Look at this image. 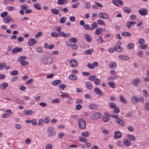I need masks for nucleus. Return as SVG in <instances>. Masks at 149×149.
<instances>
[{"label":"nucleus","mask_w":149,"mask_h":149,"mask_svg":"<svg viewBox=\"0 0 149 149\" xmlns=\"http://www.w3.org/2000/svg\"><path fill=\"white\" fill-rule=\"evenodd\" d=\"M99 15L100 18L104 19H107L109 17L108 15L104 13H100Z\"/></svg>","instance_id":"0eeeda50"},{"label":"nucleus","mask_w":149,"mask_h":149,"mask_svg":"<svg viewBox=\"0 0 149 149\" xmlns=\"http://www.w3.org/2000/svg\"><path fill=\"white\" fill-rule=\"evenodd\" d=\"M78 123L79 127L80 129H84L86 127V122L84 119H79L78 121Z\"/></svg>","instance_id":"f257e3e1"},{"label":"nucleus","mask_w":149,"mask_h":149,"mask_svg":"<svg viewBox=\"0 0 149 149\" xmlns=\"http://www.w3.org/2000/svg\"><path fill=\"white\" fill-rule=\"evenodd\" d=\"M134 45L132 43H129L127 45V48L128 49H131L134 47Z\"/></svg>","instance_id":"bb28decb"},{"label":"nucleus","mask_w":149,"mask_h":149,"mask_svg":"<svg viewBox=\"0 0 149 149\" xmlns=\"http://www.w3.org/2000/svg\"><path fill=\"white\" fill-rule=\"evenodd\" d=\"M94 91L95 93L97 95L100 96H102L103 93L102 91L98 87H96L94 89Z\"/></svg>","instance_id":"1a4fd4ad"},{"label":"nucleus","mask_w":149,"mask_h":149,"mask_svg":"<svg viewBox=\"0 0 149 149\" xmlns=\"http://www.w3.org/2000/svg\"><path fill=\"white\" fill-rule=\"evenodd\" d=\"M34 6L38 10H40L41 9L40 6L38 3H35L34 4Z\"/></svg>","instance_id":"37998d69"},{"label":"nucleus","mask_w":149,"mask_h":149,"mask_svg":"<svg viewBox=\"0 0 149 149\" xmlns=\"http://www.w3.org/2000/svg\"><path fill=\"white\" fill-rule=\"evenodd\" d=\"M140 81V80L138 79H134L133 81L134 85L136 87L137 86Z\"/></svg>","instance_id":"412c9836"},{"label":"nucleus","mask_w":149,"mask_h":149,"mask_svg":"<svg viewBox=\"0 0 149 149\" xmlns=\"http://www.w3.org/2000/svg\"><path fill=\"white\" fill-rule=\"evenodd\" d=\"M136 24V22L133 21L128 22L127 23V26L128 28L130 29L131 26L133 25Z\"/></svg>","instance_id":"ddd939ff"},{"label":"nucleus","mask_w":149,"mask_h":149,"mask_svg":"<svg viewBox=\"0 0 149 149\" xmlns=\"http://www.w3.org/2000/svg\"><path fill=\"white\" fill-rule=\"evenodd\" d=\"M86 86L89 89H91L92 88V84L90 81H87L86 82Z\"/></svg>","instance_id":"f3484780"},{"label":"nucleus","mask_w":149,"mask_h":149,"mask_svg":"<svg viewBox=\"0 0 149 149\" xmlns=\"http://www.w3.org/2000/svg\"><path fill=\"white\" fill-rule=\"evenodd\" d=\"M51 11L55 15H57L59 13L58 10L56 9H52Z\"/></svg>","instance_id":"58836bf2"},{"label":"nucleus","mask_w":149,"mask_h":149,"mask_svg":"<svg viewBox=\"0 0 149 149\" xmlns=\"http://www.w3.org/2000/svg\"><path fill=\"white\" fill-rule=\"evenodd\" d=\"M109 66L110 68H113L116 67L117 64L115 62H113V63H110L109 64Z\"/></svg>","instance_id":"c756f323"},{"label":"nucleus","mask_w":149,"mask_h":149,"mask_svg":"<svg viewBox=\"0 0 149 149\" xmlns=\"http://www.w3.org/2000/svg\"><path fill=\"white\" fill-rule=\"evenodd\" d=\"M43 62L45 64H49L52 63V60L51 58L47 57L43 60Z\"/></svg>","instance_id":"7ed1b4c3"},{"label":"nucleus","mask_w":149,"mask_h":149,"mask_svg":"<svg viewBox=\"0 0 149 149\" xmlns=\"http://www.w3.org/2000/svg\"><path fill=\"white\" fill-rule=\"evenodd\" d=\"M18 72L16 70H15L12 71L11 72V74L13 76H15L17 74H18Z\"/></svg>","instance_id":"de8ad7c7"},{"label":"nucleus","mask_w":149,"mask_h":149,"mask_svg":"<svg viewBox=\"0 0 149 149\" xmlns=\"http://www.w3.org/2000/svg\"><path fill=\"white\" fill-rule=\"evenodd\" d=\"M114 49L115 51H117L118 52H121L123 50V48L120 46L118 45L115 46Z\"/></svg>","instance_id":"a211bd4d"},{"label":"nucleus","mask_w":149,"mask_h":149,"mask_svg":"<svg viewBox=\"0 0 149 149\" xmlns=\"http://www.w3.org/2000/svg\"><path fill=\"white\" fill-rule=\"evenodd\" d=\"M97 42L99 44L103 42V39L102 38L101 36H100L97 40Z\"/></svg>","instance_id":"4c0bfd02"},{"label":"nucleus","mask_w":149,"mask_h":149,"mask_svg":"<svg viewBox=\"0 0 149 149\" xmlns=\"http://www.w3.org/2000/svg\"><path fill=\"white\" fill-rule=\"evenodd\" d=\"M61 82V80H55L52 83V85H56L57 84H60Z\"/></svg>","instance_id":"72a5a7b5"},{"label":"nucleus","mask_w":149,"mask_h":149,"mask_svg":"<svg viewBox=\"0 0 149 149\" xmlns=\"http://www.w3.org/2000/svg\"><path fill=\"white\" fill-rule=\"evenodd\" d=\"M108 85L111 88H115V84L113 81H110L108 83Z\"/></svg>","instance_id":"2f4dec72"},{"label":"nucleus","mask_w":149,"mask_h":149,"mask_svg":"<svg viewBox=\"0 0 149 149\" xmlns=\"http://www.w3.org/2000/svg\"><path fill=\"white\" fill-rule=\"evenodd\" d=\"M127 137L130 139L132 141H133L135 140V137L132 135L128 134L127 135Z\"/></svg>","instance_id":"c9c22d12"},{"label":"nucleus","mask_w":149,"mask_h":149,"mask_svg":"<svg viewBox=\"0 0 149 149\" xmlns=\"http://www.w3.org/2000/svg\"><path fill=\"white\" fill-rule=\"evenodd\" d=\"M17 52H19V48L17 47H16L13 50L12 53L13 54H14Z\"/></svg>","instance_id":"bf43d9fd"},{"label":"nucleus","mask_w":149,"mask_h":149,"mask_svg":"<svg viewBox=\"0 0 149 149\" xmlns=\"http://www.w3.org/2000/svg\"><path fill=\"white\" fill-rule=\"evenodd\" d=\"M82 108V106L80 104H77L76 106L75 109L78 110H79Z\"/></svg>","instance_id":"69168bd1"},{"label":"nucleus","mask_w":149,"mask_h":149,"mask_svg":"<svg viewBox=\"0 0 149 149\" xmlns=\"http://www.w3.org/2000/svg\"><path fill=\"white\" fill-rule=\"evenodd\" d=\"M8 86V84L7 83H3L2 84L1 88L2 89H5Z\"/></svg>","instance_id":"c03bdc74"},{"label":"nucleus","mask_w":149,"mask_h":149,"mask_svg":"<svg viewBox=\"0 0 149 149\" xmlns=\"http://www.w3.org/2000/svg\"><path fill=\"white\" fill-rule=\"evenodd\" d=\"M122 136L121 133L118 131H116L114 133V138L115 139L120 138Z\"/></svg>","instance_id":"9d476101"},{"label":"nucleus","mask_w":149,"mask_h":149,"mask_svg":"<svg viewBox=\"0 0 149 149\" xmlns=\"http://www.w3.org/2000/svg\"><path fill=\"white\" fill-rule=\"evenodd\" d=\"M103 31V29H102L100 28H97L96 30L95 33L96 35H100L101 33H102Z\"/></svg>","instance_id":"4468645a"},{"label":"nucleus","mask_w":149,"mask_h":149,"mask_svg":"<svg viewBox=\"0 0 149 149\" xmlns=\"http://www.w3.org/2000/svg\"><path fill=\"white\" fill-rule=\"evenodd\" d=\"M120 100L122 102L126 104L127 103V101L125 100L124 96L123 95H121L120 96Z\"/></svg>","instance_id":"393cba45"},{"label":"nucleus","mask_w":149,"mask_h":149,"mask_svg":"<svg viewBox=\"0 0 149 149\" xmlns=\"http://www.w3.org/2000/svg\"><path fill=\"white\" fill-rule=\"evenodd\" d=\"M3 21L6 23L10 22H13V20L11 19L10 16H7L6 17L3 19Z\"/></svg>","instance_id":"6e6552de"},{"label":"nucleus","mask_w":149,"mask_h":149,"mask_svg":"<svg viewBox=\"0 0 149 149\" xmlns=\"http://www.w3.org/2000/svg\"><path fill=\"white\" fill-rule=\"evenodd\" d=\"M8 13L7 12H4L3 13L1 14V16L2 17H3V18L4 17L6 16V15L8 14Z\"/></svg>","instance_id":"4d7b16f0"},{"label":"nucleus","mask_w":149,"mask_h":149,"mask_svg":"<svg viewBox=\"0 0 149 149\" xmlns=\"http://www.w3.org/2000/svg\"><path fill=\"white\" fill-rule=\"evenodd\" d=\"M67 0H58V1L57 3L58 4L63 5L65 3V1Z\"/></svg>","instance_id":"a19ab883"},{"label":"nucleus","mask_w":149,"mask_h":149,"mask_svg":"<svg viewBox=\"0 0 149 149\" xmlns=\"http://www.w3.org/2000/svg\"><path fill=\"white\" fill-rule=\"evenodd\" d=\"M123 36H131L130 33L129 32H123L121 34Z\"/></svg>","instance_id":"e433bc0d"},{"label":"nucleus","mask_w":149,"mask_h":149,"mask_svg":"<svg viewBox=\"0 0 149 149\" xmlns=\"http://www.w3.org/2000/svg\"><path fill=\"white\" fill-rule=\"evenodd\" d=\"M84 28L87 30H91V27H90L88 24H85L84 25Z\"/></svg>","instance_id":"680f3d73"},{"label":"nucleus","mask_w":149,"mask_h":149,"mask_svg":"<svg viewBox=\"0 0 149 149\" xmlns=\"http://www.w3.org/2000/svg\"><path fill=\"white\" fill-rule=\"evenodd\" d=\"M123 10L126 13H129L131 12V10L130 9H127V7H125L123 8Z\"/></svg>","instance_id":"cd10ccee"},{"label":"nucleus","mask_w":149,"mask_h":149,"mask_svg":"<svg viewBox=\"0 0 149 149\" xmlns=\"http://www.w3.org/2000/svg\"><path fill=\"white\" fill-rule=\"evenodd\" d=\"M94 50L93 49H91L86 51V53L88 54H91L92 53L94 52Z\"/></svg>","instance_id":"a878e982"},{"label":"nucleus","mask_w":149,"mask_h":149,"mask_svg":"<svg viewBox=\"0 0 149 149\" xmlns=\"http://www.w3.org/2000/svg\"><path fill=\"white\" fill-rule=\"evenodd\" d=\"M42 34V33L41 31H39L38 33L36 34L35 36V37L36 38H37L38 37H40L41 36Z\"/></svg>","instance_id":"5fc2aeb1"},{"label":"nucleus","mask_w":149,"mask_h":149,"mask_svg":"<svg viewBox=\"0 0 149 149\" xmlns=\"http://www.w3.org/2000/svg\"><path fill=\"white\" fill-rule=\"evenodd\" d=\"M109 105L110 107L111 108H114L116 107V104L114 102H110Z\"/></svg>","instance_id":"603ef678"},{"label":"nucleus","mask_w":149,"mask_h":149,"mask_svg":"<svg viewBox=\"0 0 149 149\" xmlns=\"http://www.w3.org/2000/svg\"><path fill=\"white\" fill-rule=\"evenodd\" d=\"M36 43V40L33 39H31L29 40L28 44L30 46L33 45Z\"/></svg>","instance_id":"9b49d317"},{"label":"nucleus","mask_w":149,"mask_h":149,"mask_svg":"<svg viewBox=\"0 0 149 149\" xmlns=\"http://www.w3.org/2000/svg\"><path fill=\"white\" fill-rule=\"evenodd\" d=\"M51 35L52 36L54 37H58L59 36L58 34L56 33L52 32L51 33Z\"/></svg>","instance_id":"6e6d98bb"},{"label":"nucleus","mask_w":149,"mask_h":149,"mask_svg":"<svg viewBox=\"0 0 149 149\" xmlns=\"http://www.w3.org/2000/svg\"><path fill=\"white\" fill-rule=\"evenodd\" d=\"M119 58L122 60H127L129 58L125 56L120 55L119 56Z\"/></svg>","instance_id":"473e14b6"},{"label":"nucleus","mask_w":149,"mask_h":149,"mask_svg":"<svg viewBox=\"0 0 149 149\" xmlns=\"http://www.w3.org/2000/svg\"><path fill=\"white\" fill-rule=\"evenodd\" d=\"M145 108L147 110H149V102H146L145 105Z\"/></svg>","instance_id":"13d9d810"},{"label":"nucleus","mask_w":149,"mask_h":149,"mask_svg":"<svg viewBox=\"0 0 149 149\" xmlns=\"http://www.w3.org/2000/svg\"><path fill=\"white\" fill-rule=\"evenodd\" d=\"M118 78V77L116 75L113 76V77L109 76L108 77V79L110 80H114L115 79Z\"/></svg>","instance_id":"79ce46f5"},{"label":"nucleus","mask_w":149,"mask_h":149,"mask_svg":"<svg viewBox=\"0 0 149 149\" xmlns=\"http://www.w3.org/2000/svg\"><path fill=\"white\" fill-rule=\"evenodd\" d=\"M69 78L70 80H76L77 79V77L76 75L70 74L69 76Z\"/></svg>","instance_id":"4be33fe9"},{"label":"nucleus","mask_w":149,"mask_h":149,"mask_svg":"<svg viewBox=\"0 0 149 149\" xmlns=\"http://www.w3.org/2000/svg\"><path fill=\"white\" fill-rule=\"evenodd\" d=\"M5 66H6V64L5 63H0V70H3Z\"/></svg>","instance_id":"864d4df0"},{"label":"nucleus","mask_w":149,"mask_h":149,"mask_svg":"<svg viewBox=\"0 0 149 149\" xmlns=\"http://www.w3.org/2000/svg\"><path fill=\"white\" fill-rule=\"evenodd\" d=\"M66 19V17H64L61 19L60 20V22L61 23L63 24L65 22Z\"/></svg>","instance_id":"a18cd8bd"},{"label":"nucleus","mask_w":149,"mask_h":149,"mask_svg":"<svg viewBox=\"0 0 149 149\" xmlns=\"http://www.w3.org/2000/svg\"><path fill=\"white\" fill-rule=\"evenodd\" d=\"M116 121L117 123L119 124L122 126H124L125 125L124 121L119 118L116 119Z\"/></svg>","instance_id":"f8f14e48"},{"label":"nucleus","mask_w":149,"mask_h":149,"mask_svg":"<svg viewBox=\"0 0 149 149\" xmlns=\"http://www.w3.org/2000/svg\"><path fill=\"white\" fill-rule=\"evenodd\" d=\"M132 101L134 100H135L136 102H138L139 101V99L134 96L132 97Z\"/></svg>","instance_id":"8fccbe9b"},{"label":"nucleus","mask_w":149,"mask_h":149,"mask_svg":"<svg viewBox=\"0 0 149 149\" xmlns=\"http://www.w3.org/2000/svg\"><path fill=\"white\" fill-rule=\"evenodd\" d=\"M61 101V100L59 98H57L56 99L53 100L52 101V102L54 103H59Z\"/></svg>","instance_id":"3c124183"},{"label":"nucleus","mask_w":149,"mask_h":149,"mask_svg":"<svg viewBox=\"0 0 149 149\" xmlns=\"http://www.w3.org/2000/svg\"><path fill=\"white\" fill-rule=\"evenodd\" d=\"M84 37L86 39L88 42H90L91 41L92 38L90 35L87 34H86L84 35Z\"/></svg>","instance_id":"6ab92c4d"},{"label":"nucleus","mask_w":149,"mask_h":149,"mask_svg":"<svg viewBox=\"0 0 149 149\" xmlns=\"http://www.w3.org/2000/svg\"><path fill=\"white\" fill-rule=\"evenodd\" d=\"M123 142L125 145L126 146H129L131 144L130 141L128 140L124 139Z\"/></svg>","instance_id":"c85d7f7f"},{"label":"nucleus","mask_w":149,"mask_h":149,"mask_svg":"<svg viewBox=\"0 0 149 149\" xmlns=\"http://www.w3.org/2000/svg\"><path fill=\"white\" fill-rule=\"evenodd\" d=\"M139 47L141 49H145L147 48V46L146 45H140Z\"/></svg>","instance_id":"0e129e2a"},{"label":"nucleus","mask_w":149,"mask_h":149,"mask_svg":"<svg viewBox=\"0 0 149 149\" xmlns=\"http://www.w3.org/2000/svg\"><path fill=\"white\" fill-rule=\"evenodd\" d=\"M101 114L98 112H96L93 114L91 116L92 118L93 119H98L101 117Z\"/></svg>","instance_id":"20e7f679"},{"label":"nucleus","mask_w":149,"mask_h":149,"mask_svg":"<svg viewBox=\"0 0 149 149\" xmlns=\"http://www.w3.org/2000/svg\"><path fill=\"white\" fill-rule=\"evenodd\" d=\"M70 63L71 66L75 68L77 65V62L74 59H72L70 61Z\"/></svg>","instance_id":"423d86ee"},{"label":"nucleus","mask_w":149,"mask_h":149,"mask_svg":"<svg viewBox=\"0 0 149 149\" xmlns=\"http://www.w3.org/2000/svg\"><path fill=\"white\" fill-rule=\"evenodd\" d=\"M139 13L142 16L146 15L148 13V10L146 8H143L139 10Z\"/></svg>","instance_id":"39448f33"},{"label":"nucleus","mask_w":149,"mask_h":149,"mask_svg":"<svg viewBox=\"0 0 149 149\" xmlns=\"http://www.w3.org/2000/svg\"><path fill=\"white\" fill-rule=\"evenodd\" d=\"M94 82L96 85H99L101 83V80L98 78L95 79Z\"/></svg>","instance_id":"7c9ffc66"},{"label":"nucleus","mask_w":149,"mask_h":149,"mask_svg":"<svg viewBox=\"0 0 149 149\" xmlns=\"http://www.w3.org/2000/svg\"><path fill=\"white\" fill-rule=\"evenodd\" d=\"M97 23L100 25H105V24L104 22L101 19H99L98 20Z\"/></svg>","instance_id":"09e8293b"},{"label":"nucleus","mask_w":149,"mask_h":149,"mask_svg":"<svg viewBox=\"0 0 149 149\" xmlns=\"http://www.w3.org/2000/svg\"><path fill=\"white\" fill-rule=\"evenodd\" d=\"M78 47L77 45L75 44H73L71 45V48L73 49L76 50Z\"/></svg>","instance_id":"774afa93"},{"label":"nucleus","mask_w":149,"mask_h":149,"mask_svg":"<svg viewBox=\"0 0 149 149\" xmlns=\"http://www.w3.org/2000/svg\"><path fill=\"white\" fill-rule=\"evenodd\" d=\"M52 148V145L50 143L46 145V149H51Z\"/></svg>","instance_id":"052dcab7"},{"label":"nucleus","mask_w":149,"mask_h":149,"mask_svg":"<svg viewBox=\"0 0 149 149\" xmlns=\"http://www.w3.org/2000/svg\"><path fill=\"white\" fill-rule=\"evenodd\" d=\"M81 135L84 137H87L90 135V133L87 131H85L81 134Z\"/></svg>","instance_id":"b1692460"},{"label":"nucleus","mask_w":149,"mask_h":149,"mask_svg":"<svg viewBox=\"0 0 149 149\" xmlns=\"http://www.w3.org/2000/svg\"><path fill=\"white\" fill-rule=\"evenodd\" d=\"M110 118L108 114H106L103 118L102 120L104 122H107L110 119Z\"/></svg>","instance_id":"2eb2a0df"},{"label":"nucleus","mask_w":149,"mask_h":149,"mask_svg":"<svg viewBox=\"0 0 149 149\" xmlns=\"http://www.w3.org/2000/svg\"><path fill=\"white\" fill-rule=\"evenodd\" d=\"M68 99L66 102L69 104H71L73 102L72 99L70 97V96H69L67 98Z\"/></svg>","instance_id":"49530a36"},{"label":"nucleus","mask_w":149,"mask_h":149,"mask_svg":"<svg viewBox=\"0 0 149 149\" xmlns=\"http://www.w3.org/2000/svg\"><path fill=\"white\" fill-rule=\"evenodd\" d=\"M89 107L92 110H94L97 109L98 106L96 104H91L89 105Z\"/></svg>","instance_id":"dca6fc26"},{"label":"nucleus","mask_w":149,"mask_h":149,"mask_svg":"<svg viewBox=\"0 0 149 149\" xmlns=\"http://www.w3.org/2000/svg\"><path fill=\"white\" fill-rule=\"evenodd\" d=\"M33 113L32 110H26L24 111V114L25 115H29L32 114Z\"/></svg>","instance_id":"5701e85b"},{"label":"nucleus","mask_w":149,"mask_h":149,"mask_svg":"<svg viewBox=\"0 0 149 149\" xmlns=\"http://www.w3.org/2000/svg\"><path fill=\"white\" fill-rule=\"evenodd\" d=\"M91 26L92 27H91V30H93L94 29L97 28L98 27L97 23L95 22H93Z\"/></svg>","instance_id":"aec40b11"},{"label":"nucleus","mask_w":149,"mask_h":149,"mask_svg":"<svg viewBox=\"0 0 149 149\" xmlns=\"http://www.w3.org/2000/svg\"><path fill=\"white\" fill-rule=\"evenodd\" d=\"M50 118L49 117L45 118L44 119V122L46 123H48L50 121Z\"/></svg>","instance_id":"e2e57ef3"},{"label":"nucleus","mask_w":149,"mask_h":149,"mask_svg":"<svg viewBox=\"0 0 149 149\" xmlns=\"http://www.w3.org/2000/svg\"><path fill=\"white\" fill-rule=\"evenodd\" d=\"M48 135L49 137H52L55 135V131L52 127H48L47 130Z\"/></svg>","instance_id":"f03ea898"},{"label":"nucleus","mask_w":149,"mask_h":149,"mask_svg":"<svg viewBox=\"0 0 149 149\" xmlns=\"http://www.w3.org/2000/svg\"><path fill=\"white\" fill-rule=\"evenodd\" d=\"M26 58H27V57L25 56H21L19 58V61H24V60L26 59Z\"/></svg>","instance_id":"338daca9"},{"label":"nucleus","mask_w":149,"mask_h":149,"mask_svg":"<svg viewBox=\"0 0 149 149\" xmlns=\"http://www.w3.org/2000/svg\"><path fill=\"white\" fill-rule=\"evenodd\" d=\"M96 76L95 75H91L89 76L88 78L91 81H93L95 80L96 78Z\"/></svg>","instance_id":"ea45409f"},{"label":"nucleus","mask_w":149,"mask_h":149,"mask_svg":"<svg viewBox=\"0 0 149 149\" xmlns=\"http://www.w3.org/2000/svg\"><path fill=\"white\" fill-rule=\"evenodd\" d=\"M79 140L80 141L83 142H86L87 141V139L86 138H84L82 137H81L79 138Z\"/></svg>","instance_id":"f704fd0d"}]
</instances>
